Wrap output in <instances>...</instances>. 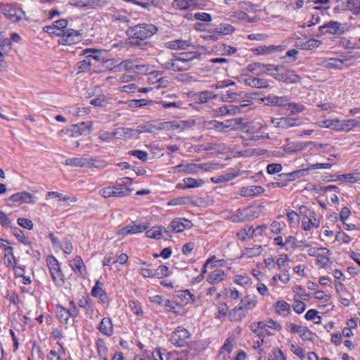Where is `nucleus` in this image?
I'll use <instances>...</instances> for the list:
<instances>
[{
	"label": "nucleus",
	"mask_w": 360,
	"mask_h": 360,
	"mask_svg": "<svg viewBox=\"0 0 360 360\" xmlns=\"http://www.w3.org/2000/svg\"><path fill=\"white\" fill-rule=\"evenodd\" d=\"M283 167L279 163H272L267 165L266 171L269 174H275L280 172Z\"/></svg>",
	"instance_id": "5fc2aeb1"
},
{
	"label": "nucleus",
	"mask_w": 360,
	"mask_h": 360,
	"mask_svg": "<svg viewBox=\"0 0 360 360\" xmlns=\"http://www.w3.org/2000/svg\"><path fill=\"white\" fill-rule=\"evenodd\" d=\"M245 315V312L242 310V307L240 305L233 308L229 314L231 321H240Z\"/></svg>",
	"instance_id": "393cba45"
},
{
	"label": "nucleus",
	"mask_w": 360,
	"mask_h": 360,
	"mask_svg": "<svg viewBox=\"0 0 360 360\" xmlns=\"http://www.w3.org/2000/svg\"><path fill=\"white\" fill-rule=\"evenodd\" d=\"M249 209L238 210L236 212L237 218H239L240 222H244L252 219V216L250 214Z\"/></svg>",
	"instance_id": "c03bdc74"
},
{
	"label": "nucleus",
	"mask_w": 360,
	"mask_h": 360,
	"mask_svg": "<svg viewBox=\"0 0 360 360\" xmlns=\"http://www.w3.org/2000/svg\"><path fill=\"white\" fill-rule=\"evenodd\" d=\"M99 193L105 198H110L111 196L123 197V195L124 194L122 192L114 191L112 187L111 186H108L100 190Z\"/></svg>",
	"instance_id": "473e14b6"
},
{
	"label": "nucleus",
	"mask_w": 360,
	"mask_h": 360,
	"mask_svg": "<svg viewBox=\"0 0 360 360\" xmlns=\"http://www.w3.org/2000/svg\"><path fill=\"white\" fill-rule=\"evenodd\" d=\"M47 265L53 281L57 283L61 280V272L59 268L58 260L52 255H49L46 258Z\"/></svg>",
	"instance_id": "423d86ee"
},
{
	"label": "nucleus",
	"mask_w": 360,
	"mask_h": 360,
	"mask_svg": "<svg viewBox=\"0 0 360 360\" xmlns=\"http://www.w3.org/2000/svg\"><path fill=\"white\" fill-rule=\"evenodd\" d=\"M360 0H347L346 7L353 14L356 15V11L358 8Z\"/></svg>",
	"instance_id": "680f3d73"
},
{
	"label": "nucleus",
	"mask_w": 360,
	"mask_h": 360,
	"mask_svg": "<svg viewBox=\"0 0 360 360\" xmlns=\"http://www.w3.org/2000/svg\"><path fill=\"white\" fill-rule=\"evenodd\" d=\"M179 61L176 60V59H172L161 63V65L163 68L167 70H172L175 72H182L185 68H179Z\"/></svg>",
	"instance_id": "c85d7f7f"
},
{
	"label": "nucleus",
	"mask_w": 360,
	"mask_h": 360,
	"mask_svg": "<svg viewBox=\"0 0 360 360\" xmlns=\"http://www.w3.org/2000/svg\"><path fill=\"white\" fill-rule=\"evenodd\" d=\"M190 338L189 332L184 328L178 327L177 329L172 333L170 342L177 347H184L187 343Z\"/></svg>",
	"instance_id": "f03ea898"
},
{
	"label": "nucleus",
	"mask_w": 360,
	"mask_h": 360,
	"mask_svg": "<svg viewBox=\"0 0 360 360\" xmlns=\"http://www.w3.org/2000/svg\"><path fill=\"white\" fill-rule=\"evenodd\" d=\"M328 253H320L317 256L316 262L320 264L322 268L326 266L328 262H329V258L326 256Z\"/></svg>",
	"instance_id": "338daca9"
},
{
	"label": "nucleus",
	"mask_w": 360,
	"mask_h": 360,
	"mask_svg": "<svg viewBox=\"0 0 360 360\" xmlns=\"http://www.w3.org/2000/svg\"><path fill=\"white\" fill-rule=\"evenodd\" d=\"M301 124L300 119L297 117H281V128L288 129L290 127H297Z\"/></svg>",
	"instance_id": "b1692460"
},
{
	"label": "nucleus",
	"mask_w": 360,
	"mask_h": 360,
	"mask_svg": "<svg viewBox=\"0 0 360 360\" xmlns=\"http://www.w3.org/2000/svg\"><path fill=\"white\" fill-rule=\"evenodd\" d=\"M98 328L103 335L110 336L113 332V326L111 319L108 317L103 318Z\"/></svg>",
	"instance_id": "2eb2a0df"
},
{
	"label": "nucleus",
	"mask_w": 360,
	"mask_h": 360,
	"mask_svg": "<svg viewBox=\"0 0 360 360\" xmlns=\"http://www.w3.org/2000/svg\"><path fill=\"white\" fill-rule=\"evenodd\" d=\"M18 224L28 230H32L33 229V223L30 219H25V218H18Z\"/></svg>",
	"instance_id": "e2e57ef3"
},
{
	"label": "nucleus",
	"mask_w": 360,
	"mask_h": 360,
	"mask_svg": "<svg viewBox=\"0 0 360 360\" xmlns=\"http://www.w3.org/2000/svg\"><path fill=\"white\" fill-rule=\"evenodd\" d=\"M13 232L14 236L17 238V239L20 242H21L25 245H30V243L29 242L27 238L25 237L23 231L22 230H20L19 228H17V227L14 228Z\"/></svg>",
	"instance_id": "de8ad7c7"
},
{
	"label": "nucleus",
	"mask_w": 360,
	"mask_h": 360,
	"mask_svg": "<svg viewBox=\"0 0 360 360\" xmlns=\"http://www.w3.org/2000/svg\"><path fill=\"white\" fill-rule=\"evenodd\" d=\"M262 250L261 245L255 246L252 248H246L243 252V255L247 257H254L259 256Z\"/></svg>",
	"instance_id": "2f4dec72"
},
{
	"label": "nucleus",
	"mask_w": 360,
	"mask_h": 360,
	"mask_svg": "<svg viewBox=\"0 0 360 360\" xmlns=\"http://www.w3.org/2000/svg\"><path fill=\"white\" fill-rule=\"evenodd\" d=\"M245 82L248 86L255 88H266L269 86L266 79L253 77H249L246 78L245 79Z\"/></svg>",
	"instance_id": "a211bd4d"
},
{
	"label": "nucleus",
	"mask_w": 360,
	"mask_h": 360,
	"mask_svg": "<svg viewBox=\"0 0 360 360\" xmlns=\"http://www.w3.org/2000/svg\"><path fill=\"white\" fill-rule=\"evenodd\" d=\"M247 69L248 71L252 72L253 74L259 76L264 72V64L260 63H250L248 65Z\"/></svg>",
	"instance_id": "4c0bfd02"
},
{
	"label": "nucleus",
	"mask_w": 360,
	"mask_h": 360,
	"mask_svg": "<svg viewBox=\"0 0 360 360\" xmlns=\"http://www.w3.org/2000/svg\"><path fill=\"white\" fill-rule=\"evenodd\" d=\"M344 60L341 59H338L336 58H330L328 59H324L321 61V66L326 68H335V69H342V64Z\"/></svg>",
	"instance_id": "4be33fe9"
},
{
	"label": "nucleus",
	"mask_w": 360,
	"mask_h": 360,
	"mask_svg": "<svg viewBox=\"0 0 360 360\" xmlns=\"http://www.w3.org/2000/svg\"><path fill=\"white\" fill-rule=\"evenodd\" d=\"M271 75L276 79L286 84H294L301 81V77L292 70H285L283 72L271 73Z\"/></svg>",
	"instance_id": "7ed1b4c3"
},
{
	"label": "nucleus",
	"mask_w": 360,
	"mask_h": 360,
	"mask_svg": "<svg viewBox=\"0 0 360 360\" xmlns=\"http://www.w3.org/2000/svg\"><path fill=\"white\" fill-rule=\"evenodd\" d=\"M112 136L118 139H131L136 137V131L134 129L119 127L112 132Z\"/></svg>",
	"instance_id": "ddd939ff"
},
{
	"label": "nucleus",
	"mask_w": 360,
	"mask_h": 360,
	"mask_svg": "<svg viewBox=\"0 0 360 360\" xmlns=\"http://www.w3.org/2000/svg\"><path fill=\"white\" fill-rule=\"evenodd\" d=\"M161 231H162V229L160 226H153L146 232V235L148 238L160 240L162 238V233Z\"/></svg>",
	"instance_id": "72a5a7b5"
},
{
	"label": "nucleus",
	"mask_w": 360,
	"mask_h": 360,
	"mask_svg": "<svg viewBox=\"0 0 360 360\" xmlns=\"http://www.w3.org/2000/svg\"><path fill=\"white\" fill-rule=\"evenodd\" d=\"M185 187L188 188H193L201 186L204 181L202 179H195L193 178H185L183 180Z\"/></svg>",
	"instance_id": "ea45409f"
},
{
	"label": "nucleus",
	"mask_w": 360,
	"mask_h": 360,
	"mask_svg": "<svg viewBox=\"0 0 360 360\" xmlns=\"http://www.w3.org/2000/svg\"><path fill=\"white\" fill-rule=\"evenodd\" d=\"M184 220H185V221L187 222L186 224H184V223H182L181 221H180L178 219H174L171 222V224H170L172 231H175L176 233H179V232L183 231L185 229H190L191 228L190 222L186 219H184Z\"/></svg>",
	"instance_id": "cd10ccee"
},
{
	"label": "nucleus",
	"mask_w": 360,
	"mask_h": 360,
	"mask_svg": "<svg viewBox=\"0 0 360 360\" xmlns=\"http://www.w3.org/2000/svg\"><path fill=\"white\" fill-rule=\"evenodd\" d=\"M340 120H328L322 121L319 125L321 127L331 128L336 131H340Z\"/></svg>",
	"instance_id": "c9c22d12"
},
{
	"label": "nucleus",
	"mask_w": 360,
	"mask_h": 360,
	"mask_svg": "<svg viewBox=\"0 0 360 360\" xmlns=\"http://www.w3.org/2000/svg\"><path fill=\"white\" fill-rule=\"evenodd\" d=\"M338 179L344 180L350 183H355L360 180V174L357 172L341 174L337 176Z\"/></svg>",
	"instance_id": "58836bf2"
},
{
	"label": "nucleus",
	"mask_w": 360,
	"mask_h": 360,
	"mask_svg": "<svg viewBox=\"0 0 360 360\" xmlns=\"http://www.w3.org/2000/svg\"><path fill=\"white\" fill-rule=\"evenodd\" d=\"M319 221L316 219H314L313 220L311 219H308L307 221H303L302 222V228L305 231H309L311 227H319Z\"/></svg>",
	"instance_id": "6e6d98bb"
},
{
	"label": "nucleus",
	"mask_w": 360,
	"mask_h": 360,
	"mask_svg": "<svg viewBox=\"0 0 360 360\" xmlns=\"http://www.w3.org/2000/svg\"><path fill=\"white\" fill-rule=\"evenodd\" d=\"M225 129L230 128L236 131L248 130L247 126L243 123L242 118L229 120L224 122Z\"/></svg>",
	"instance_id": "f3484780"
},
{
	"label": "nucleus",
	"mask_w": 360,
	"mask_h": 360,
	"mask_svg": "<svg viewBox=\"0 0 360 360\" xmlns=\"http://www.w3.org/2000/svg\"><path fill=\"white\" fill-rule=\"evenodd\" d=\"M239 96V94L236 92L227 91L226 94L221 96V100L224 102H231L236 101Z\"/></svg>",
	"instance_id": "4d7b16f0"
},
{
	"label": "nucleus",
	"mask_w": 360,
	"mask_h": 360,
	"mask_svg": "<svg viewBox=\"0 0 360 360\" xmlns=\"http://www.w3.org/2000/svg\"><path fill=\"white\" fill-rule=\"evenodd\" d=\"M211 129H214L219 132H222L225 129L224 122H220L217 120H212L209 122Z\"/></svg>",
	"instance_id": "774afa93"
},
{
	"label": "nucleus",
	"mask_w": 360,
	"mask_h": 360,
	"mask_svg": "<svg viewBox=\"0 0 360 360\" xmlns=\"http://www.w3.org/2000/svg\"><path fill=\"white\" fill-rule=\"evenodd\" d=\"M115 68L120 71L133 70L134 69V66L133 65V63L131 60H125L121 62L117 66H115Z\"/></svg>",
	"instance_id": "49530a36"
},
{
	"label": "nucleus",
	"mask_w": 360,
	"mask_h": 360,
	"mask_svg": "<svg viewBox=\"0 0 360 360\" xmlns=\"http://www.w3.org/2000/svg\"><path fill=\"white\" fill-rule=\"evenodd\" d=\"M340 131H349L352 128L360 125L359 122L354 119L340 120Z\"/></svg>",
	"instance_id": "a878e982"
},
{
	"label": "nucleus",
	"mask_w": 360,
	"mask_h": 360,
	"mask_svg": "<svg viewBox=\"0 0 360 360\" xmlns=\"http://www.w3.org/2000/svg\"><path fill=\"white\" fill-rule=\"evenodd\" d=\"M257 300L254 297H251L249 295L245 296L240 303V307H242V310L245 313L249 310L253 309L257 305Z\"/></svg>",
	"instance_id": "5701e85b"
},
{
	"label": "nucleus",
	"mask_w": 360,
	"mask_h": 360,
	"mask_svg": "<svg viewBox=\"0 0 360 360\" xmlns=\"http://www.w3.org/2000/svg\"><path fill=\"white\" fill-rule=\"evenodd\" d=\"M266 100L271 105L284 107L288 104V99L284 96H269Z\"/></svg>",
	"instance_id": "f704fd0d"
},
{
	"label": "nucleus",
	"mask_w": 360,
	"mask_h": 360,
	"mask_svg": "<svg viewBox=\"0 0 360 360\" xmlns=\"http://www.w3.org/2000/svg\"><path fill=\"white\" fill-rule=\"evenodd\" d=\"M91 162V158H72L65 160V165L72 167H89Z\"/></svg>",
	"instance_id": "f8f14e48"
},
{
	"label": "nucleus",
	"mask_w": 360,
	"mask_h": 360,
	"mask_svg": "<svg viewBox=\"0 0 360 360\" xmlns=\"http://www.w3.org/2000/svg\"><path fill=\"white\" fill-rule=\"evenodd\" d=\"M290 309V306L289 304H288L285 302L283 301H278L276 303V312L281 314L284 312H288V311Z\"/></svg>",
	"instance_id": "8fccbe9b"
},
{
	"label": "nucleus",
	"mask_w": 360,
	"mask_h": 360,
	"mask_svg": "<svg viewBox=\"0 0 360 360\" xmlns=\"http://www.w3.org/2000/svg\"><path fill=\"white\" fill-rule=\"evenodd\" d=\"M299 335L303 340L314 341V334L309 329L303 327Z\"/></svg>",
	"instance_id": "bf43d9fd"
},
{
	"label": "nucleus",
	"mask_w": 360,
	"mask_h": 360,
	"mask_svg": "<svg viewBox=\"0 0 360 360\" xmlns=\"http://www.w3.org/2000/svg\"><path fill=\"white\" fill-rule=\"evenodd\" d=\"M132 179L129 177H126L117 181L116 185L112 187L114 191L122 192L124 193V196L129 195L133 189L127 186L128 184H131Z\"/></svg>",
	"instance_id": "9b49d317"
},
{
	"label": "nucleus",
	"mask_w": 360,
	"mask_h": 360,
	"mask_svg": "<svg viewBox=\"0 0 360 360\" xmlns=\"http://www.w3.org/2000/svg\"><path fill=\"white\" fill-rule=\"evenodd\" d=\"M129 154L136 156L137 158L141 160L143 162H146L148 160V153L146 151L143 150H131L129 152Z\"/></svg>",
	"instance_id": "052dcab7"
},
{
	"label": "nucleus",
	"mask_w": 360,
	"mask_h": 360,
	"mask_svg": "<svg viewBox=\"0 0 360 360\" xmlns=\"http://www.w3.org/2000/svg\"><path fill=\"white\" fill-rule=\"evenodd\" d=\"M107 100L105 96H101L91 100L90 103L95 106L103 107L107 104Z\"/></svg>",
	"instance_id": "0e129e2a"
},
{
	"label": "nucleus",
	"mask_w": 360,
	"mask_h": 360,
	"mask_svg": "<svg viewBox=\"0 0 360 360\" xmlns=\"http://www.w3.org/2000/svg\"><path fill=\"white\" fill-rule=\"evenodd\" d=\"M57 317L61 323H68V320L70 319V313L68 309L65 308L58 306L57 307L56 311Z\"/></svg>",
	"instance_id": "c756f323"
},
{
	"label": "nucleus",
	"mask_w": 360,
	"mask_h": 360,
	"mask_svg": "<svg viewBox=\"0 0 360 360\" xmlns=\"http://www.w3.org/2000/svg\"><path fill=\"white\" fill-rule=\"evenodd\" d=\"M250 278L248 276L237 275L234 277V282L240 285H245L249 283Z\"/></svg>",
	"instance_id": "69168bd1"
},
{
	"label": "nucleus",
	"mask_w": 360,
	"mask_h": 360,
	"mask_svg": "<svg viewBox=\"0 0 360 360\" xmlns=\"http://www.w3.org/2000/svg\"><path fill=\"white\" fill-rule=\"evenodd\" d=\"M168 266L165 265L159 266L154 272L155 277L161 278L168 275Z\"/></svg>",
	"instance_id": "603ef678"
},
{
	"label": "nucleus",
	"mask_w": 360,
	"mask_h": 360,
	"mask_svg": "<svg viewBox=\"0 0 360 360\" xmlns=\"http://www.w3.org/2000/svg\"><path fill=\"white\" fill-rule=\"evenodd\" d=\"M101 283L100 281L97 280L96 281L95 286L91 290V295L95 297H99L102 302H104V300L106 299L107 295L104 290L101 287Z\"/></svg>",
	"instance_id": "bb28decb"
},
{
	"label": "nucleus",
	"mask_w": 360,
	"mask_h": 360,
	"mask_svg": "<svg viewBox=\"0 0 360 360\" xmlns=\"http://www.w3.org/2000/svg\"><path fill=\"white\" fill-rule=\"evenodd\" d=\"M91 122H81L77 124H72L65 132L69 134L72 137H77L84 134L86 132H89L91 130Z\"/></svg>",
	"instance_id": "20e7f679"
},
{
	"label": "nucleus",
	"mask_w": 360,
	"mask_h": 360,
	"mask_svg": "<svg viewBox=\"0 0 360 360\" xmlns=\"http://www.w3.org/2000/svg\"><path fill=\"white\" fill-rule=\"evenodd\" d=\"M201 165L195 163L189 164H180L176 167H172L174 173L185 172L187 174H194L198 172L199 169H202Z\"/></svg>",
	"instance_id": "6e6552de"
},
{
	"label": "nucleus",
	"mask_w": 360,
	"mask_h": 360,
	"mask_svg": "<svg viewBox=\"0 0 360 360\" xmlns=\"http://www.w3.org/2000/svg\"><path fill=\"white\" fill-rule=\"evenodd\" d=\"M9 200L12 202H22L25 203L34 202V197L27 192H19L12 195Z\"/></svg>",
	"instance_id": "dca6fc26"
},
{
	"label": "nucleus",
	"mask_w": 360,
	"mask_h": 360,
	"mask_svg": "<svg viewBox=\"0 0 360 360\" xmlns=\"http://www.w3.org/2000/svg\"><path fill=\"white\" fill-rule=\"evenodd\" d=\"M158 30V27L153 24L140 23L131 26L126 31L127 44L131 47L143 49L142 46L146 44L144 41L155 34Z\"/></svg>",
	"instance_id": "f257e3e1"
},
{
	"label": "nucleus",
	"mask_w": 360,
	"mask_h": 360,
	"mask_svg": "<svg viewBox=\"0 0 360 360\" xmlns=\"http://www.w3.org/2000/svg\"><path fill=\"white\" fill-rule=\"evenodd\" d=\"M63 35L64 39H62V44H71L76 41V38H78L82 34V30H75L68 29L63 31V33H57L56 35Z\"/></svg>",
	"instance_id": "9d476101"
},
{
	"label": "nucleus",
	"mask_w": 360,
	"mask_h": 360,
	"mask_svg": "<svg viewBox=\"0 0 360 360\" xmlns=\"http://www.w3.org/2000/svg\"><path fill=\"white\" fill-rule=\"evenodd\" d=\"M148 229V224H135L134 223L130 224L125 227L117 231L118 235L125 236L127 235L136 234L141 233Z\"/></svg>",
	"instance_id": "0eeeda50"
},
{
	"label": "nucleus",
	"mask_w": 360,
	"mask_h": 360,
	"mask_svg": "<svg viewBox=\"0 0 360 360\" xmlns=\"http://www.w3.org/2000/svg\"><path fill=\"white\" fill-rule=\"evenodd\" d=\"M0 10L1 13L10 20L14 22H18L22 19V14L24 12L21 10H18L10 4H1Z\"/></svg>",
	"instance_id": "39448f33"
},
{
	"label": "nucleus",
	"mask_w": 360,
	"mask_h": 360,
	"mask_svg": "<svg viewBox=\"0 0 360 360\" xmlns=\"http://www.w3.org/2000/svg\"><path fill=\"white\" fill-rule=\"evenodd\" d=\"M285 271L284 275L276 274L273 276L272 280L274 281H276L278 279L280 280L283 283H287L290 280V274H288V270L287 269H283Z\"/></svg>",
	"instance_id": "13d9d810"
},
{
	"label": "nucleus",
	"mask_w": 360,
	"mask_h": 360,
	"mask_svg": "<svg viewBox=\"0 0 360 360\" xmlns=\"http://www.w3.org/2000/svg\"><path fill=\"white\" fill-rule=\"evenodd\" d=\"M197 96L199 103H205L213 98H216L217 95L212 91H204L200 92Z\"/></svg>",
	"instance_id": "7c9ffc66"
},
{
	"label": "nucleus",
	"mask_w": 360,
	"mask_h": 360,
	"mask_svg": "<svg viewBox=\"0 0 360 360\" xmlns=\"http://www.w3.org/2000/svg\"><path fill=\"white\" fill-rule=\"evenodd\" d=\"M234 30V27L229 24H221L215 29V32L219 34H229L233 33Z\"/></svg>",
	"instance_id": "a19ab883"
},
{
	"label": "nucleus",
	"mask_w": 360,
	"mask_h": 360,
	"mask_svg": "<svg viewBox=\"0 0 360 360\" xmlns=\"http://www.w3.org/2000/svg\"><path fill=\"white\" fill-rule=\"evenodd\" d=\"M286 106L288 107V109L290 110V115L298 114L300 112H302L305 109L303 105L295 103H288Z\"/></svg>",
	"instance_id": "a18cd8bd"
},
{
	"label": "nucleus",
	"mask_w": 360,
	"mask_h": 360,
	"mask_svg": "<svg viewBox=\"0 0 360 360\" xmlns=\"http://www.w3.org/2000/svg\"><path fill=\"white\" fill-rule=\"evenodd\" d=\"M70 265L73 271L77 273L82 274V268L84 266V262L79 256H77L72 260L70 262Z\"/></svg>",
	"instance_id": "e433bc0d"
},
{
	"label": "nucleus",
	"mask_w": 360,
	"mask_h": 360,
	"mask_svg": "<svg viewBox=\"0 0 360 360\" xmlns=\"http://www.w3.org/2000/svg\"><path fill=\"white\" fill-rule=\"evenodd\" d=\"M179 297L181 299V300L184 301L186 303L194 302L195 301L194 295L191 294L190 291L188 290L181 291Z\"/></svg>",
	"instance_id": "3c124183"
},
{
	"label": "nucleus",
	"mask_w": 360,
	"mask_h": 360,
	"mask_svg": "<svg viewBox=\"0 0 360 360\" xmlns=\"http://www.w3.org/2000/svg\"><path fill=\"white\" fill-rule=\"evenodd\" d=\"M226 274L224 271L217 269L210 273L207 278V281L211 284H217L225 280Z\"/></svg>",
	"instance_id": "6ab92c4d"
},
{
	"label": "nucleus",
	"mask_w": 360,
	"mask_h": 360,
	"mask_svg": "<svg viewBox=\"0 0 360 360\" xmlns=\"http://www.w3.org/2000/svg\"><path fill=\"white\" fill-rule=\"evenodd\" d=\"M181 56L176 58V60L183 63H188L192 59L197 58L199 54L197 52L182 53Z\"/></svg>",
	"instance_id": "37998d69"
},
{
	"label": "nucleus",
	"mask_w": 360,
	"mask_h": 360,
	"mask_svg": "<svg viewBox=\"0 0 360 360\" xmlns=\"http://www.w3.org/2000/svg\"><path fill=\"white\" fill-rule=\"evenodd\" d=\"M153 103V101L151 100H147V99H134L129 101L128 105L129 107L131 108L145 106L147 105H150Z\"/></svg>",
	"instance_id": "79ce46f5"
},
{
	"label": "nucleus",
	"mask_w": 360,
	"mask_h": 360,
	"mask_svg": "<svg viewBox=\"0 0 360 360\" xmlns=\"http://www.w3.org/2000/svg\"><path fill=\"white\" fill-rule=\"evenodd\" d=\"M78 69L79 72H83L87 70H89L91 66V61L89 56H86L85 59L77 63Z\"/></svg>",
	"instance_id": "09e8293b"
},
{
	"label": "nucleus",
	"mask_w": 360,
	"mask_h": 360,
	"mask_svg": "<svg viewBox=\"0 0 360 360\" xmlns=\"http://www.w3.org/2000/svg\"><path fill=\"white\" fill-rule=\"evenodd\" d=\"M89 53H91V54L87 55V56H89L91 60V59H94V60H95L96 61H99L100 60V55H101V51H100L96 50V49H86L83 51V53L82 54L83 55H86Z\"/></svg>",
	"instance_id": "864d4df0"
},
{
	"label": "nucleus",
	"mask_w": 360,
	"mask_h": 360,
	"mask_svg": "<svg viewBox=\"0 0 360 360\" xmlns=\"http://www.w3.org/2000/svg\"><path fill=\"white\" fill-rule=\"evenodd\" d=\"M186 121H168L161 122V131H171L175 129H184L186 127Z\"/></svg>",
	"instance_id": "4468645a"
},
{
	"label": "nucleus",
	"mask_w": 360,
	"mask_h": 360,
	"mask_svg": "<svg viewBox=\"0 0 360 360\" xmlns=\"http://www.w3.org/2000/svg\"><path fill=\"white\" fill-rule=\"evenodd\" d=\"M325 28H328L329 30L327 31V32L333 34H340L344 33L346 30L345 25H342L338 21H330L327 23H325L323 25L319 27V30L322 31V30Z\"/></svg>",
	"instance_id": "1a4fd4ad"
},
{
	"label": "nucleus",
	"mask_w": 360,
	"mask_h": 360,
	"mask_svg": "<svg viewBox=\"0 0 360 360\" xmlns=\"http://www.w3.org/2000/svg\"><path fill=\"white\" fill-rule=\"evenodd\" d=\"M190 45L191 43L188 41L182 39L171 41L166 44V46L172 50H184Z\"/></svg>",
	"instance_id": "412c9836"
},
{
	"label": "nucleus",
	"mask_w": 360,
	"mask_h": 360,
	"mask_svg": "<svg viewBox=\"0 0 360 360\" xmlns=\"http://www.w3.org/2000/svg\"><path fill=\"white\" fill-rule=\"evenodd\" d=\"M308 172V169H302L295 170L290 173L281 174L278 176L284 177L286 181H294L297 179L306 176Z\"/></svg>",
	"instance_id": "aec40b11"
}]
</instances>
